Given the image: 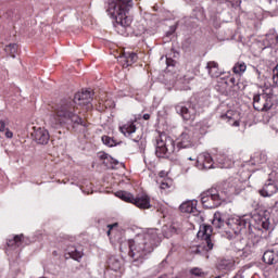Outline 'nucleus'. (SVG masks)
<instances>
[{"label":"nucleus","instance_id":"obj_39","mask_svg":"<svg viewBox=\"0 0 278 278\" xmlns=\"http://www.w3.org/2000/svg\"><path fill=\"white\" fill-rule=\"evenodd\" d=\"M262 227L263 229H270V224L268 222H263Z\"/></svg>","mask_w":278,"mask_h":278},{"label":"nucleus","instance_id":"obj_22","mask_svg":"<svg viewBox=\"0 0 278 278\" xmlns=\"http://www.w3.org/2000/svg\"><path fill=\"white\" fill-rule=\"evenodd\" d=\"M116 197L118 199H122V201H125L126 203H134V194L127 191H117Z\"/></svg>","mask_w":278,"mask_h":278},{"label":"nucleus","instance_id":"obj_37","mask_svg":"<svg viewBox=\"0 0 278 278\" xmlns=\"http://www.w3.org/2000/svg\"><path fill=\"white\" fill-rule=\"evenodd\" d=\"M0 131H5V121L0 119Z\"/></svg>","mask_w":278,"mask_h":278},{"label":"nucleus","instance_id":"obj_30","mask_svg":"<svg viewBox=\"0 0 278 278\" xmlns=\"http://www.w3.org/2000/svg\"><path fill=\"white\" fill-rule=\"evenodd\" d=\"M102 142L106 147H116V144H117L116 140H114V138H112L110 136H102Z\"/></svg>","mask_w":278,"mask_h":278},{"label":"nucleus","instance_id":"obj_28","mask_svg":"<svg viewBox=\"0 0 278 278\" xmlns=\"http://www.w3.org/2000/svg\"><path fill=\"white\" fill-rule=\"evenodd\" d=\"M7 53H10L11 58H16V52L18 51V45L10 43L4 48Z\"/></svg>","mask_w":278,"mask_h":278},{"label":"nucleus","instance_id":"obj_5","mask_svg":"<svg viewBox=\"0 0 278 278\" xmlns=\"http://www.w3.org/2000/svg\"><path fill=\"white\" fill-rule=\"evenodd\" d=\"M175 110L184 121H194L197 118V105L191 102H180L175 105Z\"/></svg>","mask_w":278,"mask_h":278},{"label":"nucleus","instance_id":"obj_12","mask_svg":"<svg viewBox=\"0 0 278 278\" xmlns=\"http://www.w3.org/2000/svg\"><path fill=\"white\" fill-rule=\"evenodd\" d=\"M210 154L207 152L200 153L197 157L195 166L199 170L207 173L210 170Z\"/></svg>","mask_w":278,"mask_h":278},{"label":"nucleus","instance_id":"obj_32","mask_svg":"<svg viewBox=\"0 0 278 278\" xmlns=\"http://www.w3.org/2000/svg\"><path fill=\"white\" fill-rule=\"evenodd\" d=\"M160 188L161 190H168L170 188V181L166 179L160 180Z\"/></svg>","mask_w":278,"mask_h":278},{"label":"nucleus","instance_id":"obj_2","mask_svg":"<svg viewBox=\"0 0 278 278\" xmlns=\"http://www.w3.org/2000/svg\"><path fill=\"white\" fill-rule=\"evenodd\" d=\"M72 123V125H81L88 127L86 119L79 116V111L75 102L71 99L62 100L54 109V114L50 115L49 125L52 129H59L62 125Z\"/></svg>","mask_w":278,"mask_h":278},{"label":"nucleus","instance_id":"obj_49","mask_svg":"<svg viewBox=\"0 0 278 278\" xmlns=\"http://www.w3.org/2000/svg\"><path fill=\"white\" fill-rule=\"evenodd\" d=\"M174 33H175V28H173L170 33H167V36H170Z\"/></svg>","mask_w":278,"mask_h":278},{"label":"nucleus","instance_id":"obj_45","mask_svg":"<svg viewBox=\"0 0 278 278\" xmlns=\"http://www.w3.org/2000/svg\"><path fill=\"white\" fill-rule=\"evenodd\" d=\"M232 127H240V122L239 121H235L232 123Z\"/></svg>","mask_w":278,"mask_h":278},{"label":"nucleus","instance_id":"obj_9","mask_svg":"<svg viewBox=\"0 0 278 278\" xmlns=\"http://www.w3.org/2000/svg\"><path fill=\"white\" fill-rule=\"evenodd\" d=\"M193 146L194 143L192 142V130L186 128L178 138L177 147L178 149H190Z\"/></svg>","mask_w":278,"mask_h":278},{"label":"nucleus","instance_id":"obj_41","mask_svg":"<svg viewBox=\"0 0 278 278\" xmlns=\"http://www.w3.org/2000/svg\"><path fill=\"white\" fill-rule=\"evenodd\" d=\"M166 64L167 66H175V61H173L172 59H167Z\"/></svg>","mask_w":278,"mask_h":278},{"label":"nucleus","instance_id":"obj_8","mask_svg":"<svg viewBox=\"0 0 278 278\" xmlns=\"http://www.w3.org/2000/svg\"><path fill=\"white\" fill-rule=\"evenodd\" d=\"M207 229H210V226H203L202 230L198 231V238L201 240H204V245H199L197 248V253H202V255H205V257H210L207 253H210V233H207Z\"/></svg>","mask_w":278,"mask_h":278},{"label":"nucleus","instance_id":"obj_47","mask_svg":"<svg viewBox=\"0 0 278 278\" xmlns=\"http://www.w3.org/2000/svg\"><path fill=\"white\" fill-rule=\"evenodd\" d=\"M187 3H194L197 0H185Z\"/></svg>","mask_w":278,"mask_h":278},{"label":"nucleus","instance_id":"obj_14","mask_svg":"<svg viewBox=\"0 0 278 278\" xmlns=\"http://www.w3.org/2000/svg\"><path fill=\"white\" fill-rule=\"evenodd\" d=\"M197 200H191L184 202L180 205V212L184 214H193V216H199V210H197Z\"/></svg>","mask_w":278,"mask_h":278},{"label":"nucleus","instance_id":"obj_25","mask_svg":"<svg viewBox=\"0 0 278 278\" xmlns=\"http://www.w3.org/2000/svg\"><path fill=\"white\" fill-rule=\"evenodd\" d=\"M210 74L212 77H220V75H223V71L218 68V63L216 62L210 63Z\"/></svg>","mask_w":278,"mask_h":278},{"label":"nucleus","instance_id":"obj_24","mask_svg":"<svg viewBox=\"0 0 278 278\" xmlns=\"http://www.w3.org/2000/svg\"><path fill=\"white\" fill-rule=\"evenodd\" d=\"M212 225L215 229H220L225 225V222H223V216L219 212L214 214V217L212 219Z\"/></svg>","mask_w":278,"mask_h":278},{"label":"nucleus","instance_id":"obj_23","mask_svg":"<svg viewBox=\"0 0 278 278\" xmlns=\"http://www.w3.org/2000/svg\"><path fill=\"white\" fill-rule=\"evenodd\" d=\"M232 73H235V75H242V74L247 73V63L237 62L235 64V66L232 67Z\"/></svg>","mask_w":278,"mask_h":278},{"label":"nucleus","instance_id":"obj_53","mask_svg":"<svg viewBox=\"0 0 278 278\" xmlns=\"http://www.w3.org/2000/svg\"><path fill=\"white\" fill-rule=\"evenodd\" d=\"M274 129H276L278 131V127H274Z\"/></svg>","mask_w":278,"mask_h":278},{"label":"nucleus","instance_id":"obj_7","mask_svg":"<svg viewBox=\"0 0 278 278\" xmlns=\"http://www.w3.org/2000/svg\"><path fill=\"white\" fill-rule=\"evenodd\" d=\"M94 92L90 90H83L81 92H77L74 96V99L72 100L75 105H83L87 110H90L92 108V97Z\"/></svg>","mask_w":278,"mask_h":278},{"label":"nucleus","instance_id":"obj_29","mask_svg":"<svg viewBox=\"0 0 278 278\" xmlns=\"http://www.w3.org/2000/svg\"><path fill=\"white\" fill-rule=\"evenodd\" d=\"M200 197L203 207H206V210H208L210 205L207 203L210 202V190L202 192Z\"/></svg>","mask_w":278,"mask_h":278},{"label":"nucleus","instance_id":"obj_42","mask_svg":"<svg viewBox=\"0 0 278 278\" xmlns=\"http://www.w3.org/2000/svg\"><path fill=\"white\" fill-rule=\"evenodd\" d=\"M108 227H109L108 236H110V231H112L114 227H118V224L109 225Z\"/></svg>","mask_w":278,"mask_h":278},{"label":"nucleus","instance_id":"obj_11","mask_svg":"<svg viewBox=\"0 0 278 278\" xmlns=\"http://www.w3.org/2000/svg\"><path fill=\"white\" fill-rule=\"evenodd\" d=\"M217 270L227 274L231 270H236V260L233 258H223L217 263Z\"/></svg>","mask_w":278,"mask_h":278},{"label":"nucleus","instance_id":"obj_40","mask_svg":"<svg viewBox=\"0 0 278 278\" xmlns=\"http://www.w3.org/2000/svg\"><path fill=\"white\" fill-rule=\"evenodd\" d=\"M222 118H224V121H226V118H228V121H231V112H228L227 114L223 115Z\"/></svg>","mask_w":278,"mask_h":278},{"label":"nucleus","instance_id":"obj_1","mask_svg":"<svg viewBox=\"0 0 278 278\" xmlns=\"http://www.w3.org/2000/svg\"><path fill=\"white\" fill-rule=\"evenodd\" d=\"M160 242L157 230L150 229L143 235H138L135 239L128 240V256L132 260L134 266H142L144 260L153 253Z\"/></svg>","mask_w":278,"mask_h":278},{"label":"nucleus","instance_id":"obj_3","mask_svg":"<svg viewBox=\"0 0 278 278\" xmlns=\"http://www.w3.org/2000/svg\"><path fill=\"white\" fill-rule=\"evenodd\" d=\"M131 8L134 0H108L105 5L106 13L115 21V31L121 36H125L131 27V18L127 16Z\"/></svg>","mask_w":278,"mask_h":278},{"label":"nucleus","instance_id":"obj_55","mask_svg":"<svg viewBox=\"0 0 278 278\" xmlns=\"http://www.w3.org/2000/svg\"><path fill=\"white\" fill-rule=\"evenodd\" d=\"M276 40H277V42H278V36H277Z\"/></svg>","mask_w":278,"mask_h":278},{"label":"nucleus","instance_id":"obj_27","mask_svg":"<svg viewBox=\"0 0 278 278\" xmlns=\"http://www.w3.org/2000/svg\"><path fill=\"white\" fill-rule=\"evenodd\" d=\"M211 199L215 201L214 207H218L222 203L220 193L215 188H211Z\"/></svg>","mask_w":278,"mask_h":278},{"label":"nucleus","instance_id":"obj_10","mask_svg":"<svg viewBox=\"0 0 278 278\" xmlns=\"http://www.w3.org/2000/svg\"><path fill=\"white\" fill-rule=\"evenodd\" d=\"M31 137L35 142H37V144H48L51 138V136L49 135V130L40 127L35 128Z\"/></svg>","mask_w":278,"mask_h":278},{"label":"nucleus","instance_id":"obj_13","mask_svg":"<svg viewBox=\"0 0 278 278\" xmlns=\"http://www.w3.org/2000/svg\"><path fill=\"white\" fill-rule=\"evenodd\" d=\"M132 205H136L140 210H149L151 207V199L147 194L137 195L132 200Z\"/></svg>","mask_w":278,"mask_h":278},{"label":"nucleus","instance_id":"obj_54","mask_svg":"<svg viewBox=\"0 0 278 278\" xmlns=\"http://www.w3.org/2000/svg\"><path fill=\"white\" fill-rule=\"evenodd\" d=\"M135 142H138V139H135Z\"/></svg>","mask_w":278,"mask_h":278},{"label":"nucleus","instance_id":"obj_15","mask_svg":"<svg viewBox=\"0 0 278 278\" xmlns=\"http://www.w3.org/2000/svg\"><path fill=\"white\" fill-rule=\"evenodd\" d=\"M66 253L70 255V257H72V260H75L76 262H80L81 257H84V249L81 248L70 245L66 249Z\"/></svg>","mask_w":278,"mask_h":278},{"label":"nucleus","instance_id":"obj_48","mask_svg":"<svg viewBox=\"0 0 278 278\" xmlns=\"http://www.w3.org/2000/svg\"><path fill=\"white\" fill-rule=\"evenodd\" d=\"M233 278H242V275L237 274V275L233 276Z\"/></svg>","mask_w":278,"mask_h":278},{"label":"nucleus","instance_id":"obj_17","mask_svg":"<svg viewBox=\"0 0 278 278\" xmlns=\"http://www.w3.org/2000/svg\"><path fill=\"white\" fill-rule=\"evenodd\" d=\"M277 190V185L274 182H267L258 192L261 197H273V194H276Z\"/></svg>","mask_w":278,"mask_h":278},{"label":"nucleus","instance_id":"obj_21","mask_svg":"<svg viewBox=\"0 0 278 278\" xmlns=\"http://www.w3.org/2000/svg\"><path fill=\"white\" fill-rule=\"evenodd\" d=\"M24 235H16L14 238L7 241L8 247H23Z\"/></svg>","mask_w":278,"mask_h":278},{"label":"nucleus","instance_id":"obj_26","mask_svg":"<svg viewBox=\"0 0 278 278\" xmlns=\"http://www.w3.org/2000/svg\"><path fill=\"white\" fill-rule=\"evenodd\" d=\"M191 18H195V21H203V18H205L203 8L197 7L195 9H193Z\"/></svg>","mask_w":278,"mask_h":278},{"label":"nucleus","instance_id":"obj_38","mask_svg":"<svg viewBox=\"0 0 278 278\" xmlns=\"http://www.w3.org/2000/svg\"><path fill=\"white\" fill-rule=\"evenodd\" d=\"M5 137H7V138H13V137H14V134H13L10 129H7V131H5Z\"/></svg>","mask_w":278,"mask_h":278},{"label":"nucleus","instance_id":"obj_20","mask_svg":"<svg viewBox=\"0 0 278 278\" xmlns=\"http://www.w3.org/2000/svg\"><path fill=\"white\" fill-rule=\"evenodd\" d=\"M263 262L268 265L277 264L278 255L273 250H268L263 254Z\"/></svg>","mask_w":278,"mask_h":278},{"label":"nucleus","instance_id":"obj_56","mask_svg":"<svg viewBox=\"0 0 278 278\" xmlns=\"http://www.w3.org/2000/svg\"><path fill=\"white\" fill-rule=\"evenodd\" d=\"M212 247H213V245L211 244L210 249H212Z\"/></svg>","mask_w":278,"mask_h":278},{"label":"nucleus","instance_id":"obj_4","mask_svg":"<svg viewBox=\"0 0 278 278\" xmlns=\"http://www.w3.org/2000/svg\"><path fill=\"white\" fill-rule=\"evenodd\" d=\"M175 153V140L166 134H161L156 137L155 154L157 157H168Z\"/></svg>","mask_w":278,"mask_h":278},{"label":"nucleus","instance_id":"obj_44","mask_svg":"<svg viewBox=\"0 0 278 278\" xmlns=\"http://www.w3.org/2000/svg\"><path fill=\"white\" fill-rule=\"evenodd\" d=\"M151 115L149 113L143 114V121H149Z\"/></svg>","mask_w":278,"mask_h":278},{"label":"nucleus","instance_id":"obj_52","mask_svg":"<svg viewBox=\"0 0 278 278\" xmlns=\"http://www.w3.org/2000/svg\"><path fill=\"white\" fill-rule=\"evenodd\" d=\"M188 160H189L190 162L194 161V159H192V157H188Z\"/></svg>","mask_w":278,"mask_h":278},{"label":"nucleus","instance_id":"obj_31","mask_svg":"<svg viewBox=\"0 0 278 278\" xmlns=\"http://www.w3.org/2000/svg\"><path fill=\"white\" fill-rule=\"evenodd\" d=\"M110 266L112 268V270H121V261H118L116 257H111L110 258Z\"/></svg>","mask_w":278,"mask_h":278},{"label":"nucleus","instance_id":"obj_19","mask_svg":"<svg viewBox=\"0 0 278 278\" xmlns=\"http://www.w3.org/2000/svg\"><path fill=\"white\" fill-rule=\"evenodd\" d=\"M119 130L124 134L126 138H129L131 134H136V124L134 121L127 122L122 127H119Z\"/></svg>","mask_w":278,"mask_h":278},{"label":"nucleus","instance_id":"obj_33","mask_svg":"<svg viewBox=\"0 0 278 278\" xmlns=\"http://www.w3.org/2000/svg\"><path fill=\"white\" fill-rule=\"evenodd\" d=\"M191 275H194V277H203V270L199 267H194L190 270Z\"/></svg>","mask_w":278,"mask_h":278},{"label":"nucleus","instance_id":"obj_50","mask_svg":"<svg viewBox=\"0 0 278 278\" xmlns=\"http://www.w3.org/2000/svg\"><path fill=\"white\" fill-rule=\"evenodd\" d=\"M160 177H164V172H161V173H160Z\"/></svg>","mask_w":278,"mask_h":278},{"label":"nucleus","instance_id":"obj_35","mask_svg":"<svg viewBox=\"0 0 278 278\" xmlns=\"http://www.w3.org/2000/svg\"><path fill=\"white\" fill-rule=\"evenodd\" d=\"M238 225L240 227V229H244L247 227V225H249V222H247V219L241 218L238 220Z\"/></svg>","mask_w":278,"mask_h":278},{"label":"nucleus","instance_id":"obj_51","mask_svg":"<svg viewBox=\"0 0 278 278\" xmlns=\"http://www.w3.org/2000/svg\"><path fill=\"white\" fill-rule=\"evenodd\" d=\"M206 68H210V62L206 63Z\"/></svg>","mask_w":278,"mask_h":278},{"label":"nucleus","instance_id":"obj_18","mask_svg":"<svg viewBox=\"0 0 278 278\" xmlns=\"http://www.w3.org/2000/svg\"><path fill=\"white\" fill-rule=\"evenodd\" d=\"M99 157L103 160V164L106 168H114V166L118 165V161L105 152H100Z\"/></svg>","mask_w":278,"mask_h":278},{"label":"nucleus","instance_id":"obj_36","mask_svg":"<svg viewBox=\"0 0 278 278\" xmlns=\"http://www.w3.org/2000/svg\"><path fill=\"white\" fill-rule=\"evenodd\" d=\"M216 161L222 164V168H229V165H226L225 163V157L220 156V157H216Z\"/></svg>","mask_w":278,"mask_h":278},{"label":"nucleus","instance_id":"obj_43","mask_svg":"<svg viewBox=\"0 0 278 278\" xmlns=\"http://www.w3.org/2000/svg\"><path fill=\"white\" fill-rule=\"evenodd\" d=\"M168 229L172 233H177V228H175V226H170Z\"/></svg>","mask_w":278,"mask_h":278},{"label":"nucleus","instance_id":"obj_34","mask_svg":"<svg viewBox=\"0 0 278 278\" xmlns=\"http://www.w3.org/2000/svg\"><path fill=\"white\" fill-rule=\"evenodd\" d=\"M208 129H210V126H207V124H205V123L200 124V134L202 136H205V134H207Z\"/></svg>","mask_w":278,"mask_h":278},{"label":"nucleus","instance_id":"obj_6","mask_svg":"<svg viewBox=\"0 0 278 278\" xmlns=\"http://www.w3.org/2000/svg\"><path fill=\"white\" fill-rule=\"evenodd\" d=\"M253 108L257 112H268L273 108V97L266 93L254 96Z\"/></svg>","mask_w":278,"mask_h":278},{"label":"nucleus","instance_id":"obj_46","mask_svg":"<svg viewBox=\"0 0 278 278\" xmlns=\"http://www.w3.org/2000/svg\"><path fill=\"white\" fill-rule=\"evenodd\" d=\"M229 81H230V84H232V86H236V78L232 77L229 79Z\"/></svg>","mask_w":278,"mask_h":278},{"label":"nucleus","instance_id":"obj_16","mask_svg":"<svg viewBox=\"0 0 278 278\" xmlns=\"http://www.w3.org/2000/svg\"><path fill=\"white\" fill-rule=\"evenodd\" d=\"M119 58L126 67L138 62V54H136V52H124Z\"/></svg>","mask_w":278,"mask_h":278}]
</instances>
